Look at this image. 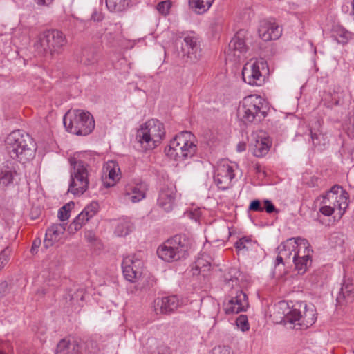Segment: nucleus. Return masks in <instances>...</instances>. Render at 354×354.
I'll use <instances>...</instances> for the list:
<instances>
[{"label": "nucleus", "instance_id": "obj_25", "mask_svg": "<svg viewBox=\"0 0 354 354\" xmlns=\"http://www.w3.org/2000/svg\"><path fill=\"white\" fill-rule=\"evenodd\" d=\"M175 200V194L171 189L163 188L160 190L158 203L166 212H169L173 209Z\"/></svg>", "mask_w": 354, "mask_h": 354}, {"label": "nucleus", "instance_id": "obj_38", "mask_svg": "<svg viewBox=\"0 0 354 354\" xmlns=\"http://www.w3.org/2000/svg\"><path fill=\"white\" fill-rule=\"evenodd\" d=\"M330 240L332 243L336 245H342L344 243V235L339 232H335L330 235Z\"/></svg>", "mask_w": 354, "mask_h": 354}, {"label": "nucleus", "instance_id": "obj_9", "mask_svg": "<svg viewBox=\"0 0 354 354\" xmlns=\"http://www.w3.org/2000/svg\"><path fill=\"white\" fill-rule=\"evenodd\" d=\"M69 162L72 169L68 192L74 195L80 196L86 191L88 187V165L75 157L69 158Z\"/></svg>", "mask_w": 354, "mask_h": 354}, {"label": "nucleus", "instance_id": "obj_47", "mask_svg": "<svg viewBox=\"0 0 354 354\" xmlns=\"http://www.w3.org/2000/svg\"><path fill=\"white\" fill-rule=\"evenodd\" d=\"M150 354H170V351L167 346L160 345L157 348L156 351H152Z\"/></svg>", "mask_w": 354, "mask_h": 354}, {"label": "nucleus", "instance_id": "obj_16", "mask_svg": "<svg viewBox=\"0 0 354 354\" xmlns=\"http://www.w3.org/2000/svg\"><path fill=\"white\" fill-rule=\"evenodd\" d=\"M142 264V261L134 255L124 257L122 263L124 278L130 282H134L141 274Z\"/></svg>", "mask_w": 354, "mask_h": 354}, {"label": "nucleus", "instance_id": "obj_49", "mask_svg": "<svg viewBox=\"0 0 354 354\" xmlns=\"http://www.w3.org/2000/svg\"><path fill=\"white\" fill-rule=\"evenodd\" d=\"M339 37L341 39L338 40V42L342 43V44H346L348 42V39H350L351 35L348 32L345 31V32H343L342 33H341L339 35Z\"/></svg>", "mask_w": 354, "mask_h": 354}, {"label": "nucleus", "instance_id": "obj_41", "mask_svg": "<svg viewBox=\"0 0 354 354\" xmlns=\"http://www.w3.org/2000/svg\"><path fill=\"white\" fill-rule=\"evenodd\" d=\"M85 295V290L84 288L77 289L73 294L71 296V301L73 302H76L77 304L80 305V301H82L84 299Z\"/></svg>", "mask_w": 354, "mask_h": 354}, {"label": "nucleus", "instance_id": "obj_12", "mask_svg": "<svg viewBox=\"0 0 354 354\" xmlns=\"http://www.w3.org/2000/svg\"><path fill=\"white\" fill-rule=\"evenodd\" d=\"M348 192L341 186L335 185L322 197L321 205L334 206V209L337 207L340 211L344 212L348 207Z\"/></svg>", "mask_w": 354, "mask_h": 354}, {"label": "nucleus", "instance_id": "obj_18", "mask_svg": "<svg viewBox=\"0 0 354 354\" xmlns=\"http://www.w3.org/2000/svg\"><path fill=\"white\" fill-rule=\"evenodd\" d=\"M245 32L243 30H239L229 43L228 48L225 53L228 57L233 56L240 58L241 55L245 53L248 50V46L245 41Z\"/></svg>", "mask_w": 354, "mask_h": 354}, {"label": "nucleus", "instance_id": "obj_13", "mask_svg": "<svg viewBox=\"0 0 354 354\" xmlns=\"http://www.w3.org/2000/svg\"><path fill=\"white\" fill-rule=\"evenodd\" d=\"M181 53L187 62L195 63L202 57V50L198 38L194 35H187L181 43Z\"/></svg>", "mask_w": 354, "mask_h": 354}, {"label": "nucleus", "instance_id": "obj_21", "mask_svg": "<svg viewBox=\"0 0 354 354\" xmlns=\"http://www.w3.org/2000/svg\"><path fill=\"white\" fill-rule=\"evenodd\" d=\"M299 135L306 136L310 140L313 147L319 151L324 149L329 142L328 136L326 134L323 133L319 130L316 131L311 128H306L305 133L299 131L297 136Z\"/></svg>", "mask_w": 354, "mask_h": 354}, {"label": "nucleus", "instance_id": "obj_35", "mask_svg": "<svg viewBox=\"0 0 354 354\" xmlns=\"http://www.w3.org/2000/svg\"><path fill=\"white\" fill-rule=\"evenodd\" d=\"M75 203L69 202L63 205L58 211L57 216L62 221H67L70 217V212L73 208Z\"/></svg>", "mask_w": 354, "mask_h": 354}, {"label": "nucleus", "instance_id": "obj_1", "mask_svg": "<svg viewBox=\"0 0 354 354\" xmlns=\"http://www.w3.org/2000/svg\"><path fill=\"white\" fill-rule=\"evenodd\" d=\"M6 149L11 158L23 163L32 160L36 150L32 138L22 130L13 131L7 136Z\"/></svg>", "mask_w": 354, "mask_h": 354}, {"label": "nucleus", "instance_id": "obj_26", "mask_svg": "<svg viewBox=\"0 0 354 354\" xmlns=\"http://www.w3.org/2000/svg\"><path fill=\"white\" fill-rule=\"evenodd\" d=\"M77 60L86 66L93 65L98 60L97 50L91 47L84 48L81 51L80 55H77Z\"/></svg>", "mask_w": 354, "mask_h": 354}, {"label": "nucleus", "instance_id": "obj_6", "mask_svg": "<svg viewBox=\"0 0 354 354\" xmlns=\"http://www.w3.org/2000/svg\"><path fill=\"white\" fill-rule=\"evenodd\" d=\"M268 111V103L263 98L250 95L243 99L238 114L245 123L259 122L266 117Z\"/></svg>", "mask_w": 354, "mask_h": 354}, {"label": "nucleus", "instance_id": "obj_60", "mask_svg": "<svg viewBox=\"0 0 354 354\" xmlns=\"http://www.w3.org/2000/svg\"><path fill=\"white\" fill-rule=\"evenodd\" d=\"M350 4L353 6V10H354V5L353 2H351Z\"/></svg>", "mask_w": 354, "mask_h": 354}, {"label": "nucleus", "instance_id": "obj_62", "mask_svg": "<svg viewBox=\"0 0 354 354\" xmlns=\"http://www.w3.org/2000/svg\"><path fill=\"white\" fill-rule=\"evenodd\" d=\"M280 305L286 306V304L285 303H281V304H280Z\"/></svg>", "mask_w": 354, "mask_h": 354}, {"label": "nucleus", "instance_id": "obj_59", "mask_svg": "<svg viewBox=\"0 0 354 354\" xmlns=\"http://www.w3.org/2000/svg\"><path fill=\"white\" fill-rule=\"evenodd\" d=\"M345 7H346V6H345V5H343V6H342V10H343V12H346V8H345Z\"/></svg>", "mask_w": 354, "mask_h": 354}, {"label": "nucleus", "instance_id": "obj_39", "mask_svg": "<svg viewBox=\"0 0 354 354\" xmlns=\"http://www.w3.org/2000/svg\"><path fill=\"white\" fill-rule=\"evenodd\" d=\"M113 167H111L110 165H109L106 167V170L109 171V178L110 180H112L113 182H115L119 179V174L118 171H120L119 168H115V165L113 162H112ZM114 183H112V185H113Z\"/></svg>", "mask_w": 354, "mask_h": 354}, {"label": "nucleus", "instance_id": "obj_50", "mask_svg": "<svg viewBox=\"0 0 354 354\" xmlns=\"http://www.w3.org/2000/svg\"><path fill=\"white\" fill-rule=\"evenodd\" d=\"M213 354H231V351L228 348L219 347L218 348H214Z\"/></svg>", "mask_w": 354, "mask_h": 354}, {"label": "nucleus", "instance_id": "obj_37", "mask_svg": "<svg viewBox=\"0 0 354 354\" xmlns=\"http://www.w3.org/2000/svg\"><path fill=\"white\" fill-rule=\"evenodd\" d=\"M98 209V204L96 202H92L87 206L84 207V209L82 210V212L89 218H91L93 217Z\"/></svg>", "mask_w": 354, "mask_h": 354}, {"label": "nucleus", "instance_id": "obj_40", "mask_svg": "<svg viewBox=\"0 0 354 354\" xmlns=\"http://www.w3.org/2000/svg\"><path fill=\"white\" fill-rule=\"evenodd\" d=\"M171 6V3L170 2V1H162L158 3L156 8L160 14L163 15H167V14H169Z\"/></svg>", "mask_w": 354, "mask_h": 354}, {"label": "nucleus", "instance_id": "obj_22", "mask_svg": "<svg viewBox=\"0 0 354 354\" xmlns=\"http://www.w3.org/2000/svg\"><path fill=\"white\" fill-rule=\"evenodd\" d=\"M180 306V301L176 295L164 297L155 300V308H160L162 314H170Z\"/></svg>", "mask_w": 354, "mask_h": 354}, {"label": "nucleus", "instance_id": "obj_7", "mask_svg": "<svg viewBox=\"0 0 354 354\" xmlns=\"http://www.w3.org/2000/svg\"><path fill=\"white\" fill-rule=\"evenodd\" d=\"M165 134L163 124L158 120L151 119L138 130L136 139L146 150L153 149L160 143Z\"/></svg>", "mask_w": 354, "mask_h": 354}, {"label": "nucleus", "instance_id": "obj_42", "mask_svg": "<svg viewBox=\"0 0 354 354\" xmlns=\"http://www.w3.org/2000/svg\"><path fill=\"white\" fill-rule=\"evenodd\" d=\"M263 211L265 210L268 214H272L273 212L278 213L279 210L275 207L272 202L268 199H265L263 201Z\"/></svg>", "mask_w": 354, "mask_h": 354}, {"label": "nucleus", "instance_id": "obj_4", "mask_svg": "<svg viewBox=\"0 0 354 354\" xmlns=\"http://www.w3.org/2000/svg\"><path fill=\"white\" fill-rule=\"evenodd\" d=\"M66 131L77 136H87L95 128V120L88 111L81 109L68 111L63 118Z\"/></svg>", "mask_w": 354, "mask_h": 354}, {"label": "nucleus", "instance_id": "obj_28", "mask_svg": "<svg viewBox=\"0 0 354 354\" xmlns=\"http://www.w3.org/2000/svg\"><path fill=\"white\" fill-rule=\"evenodd\" d=\"M80 348L76 341L64 339L58 343L55 354H78Z\"/></svg>", "mask_w": 354, "mask_h": 354}, {"label": "nucleus", "instance_id": "obj_14", "mask_svg": "<svg viewBox=\"0 0 354 354\" xmlns=\"http://www.w3.org/2000/svg\"><path fill=\"white\" fill-rule=\"evenodd\" d=\"M230 299L223 304L226 314L239 313L246 311L249 307L248 297L241 290L237 288L230 293Z\"/></svg>", "mask_w": 354, "mask_h": 354}, {"label": "nucleus", "instance_id": "obj_52", "mask_svg": "<svg viewBox=\"0 0 354 354\" xmlns=\"http://www.w3.org/2000/svg\"><path fill=\"white\" fill-rule=\"evenodd\" d=\"M91 19L94 21H100L103 19V15L101 12H98L97 11H94L91 15Z\"/></svg>", "mask_w": 354, "mask_h": 354}, {"label": "nucleus", "instance_id": "obj_31", "mask_svg": "<svg viewBox=\"0 0 354 354\" xmlns=\"http://www.w3.org/2000/svg\"><path fill=\"white\" fill-rule=\"evenodd\" d=\"M239 272L235 268H231L223 276L225 286L228 288H234L238 286Z\"/></svg>", "mask_w": 354, "mask_h": 354}, {"label": "nucleus", "instance_id": "obj_51", "mask_svg": "<svg viewBox=\"0 0 354 354\" xmlns=\"http://www.w3.org/2000/svg\"><path fill=\"white\" fill-rule=\"evenodd\" d=\"M85 239L88 241V242H93L96 240V236H95V234L91 232V231H88L85 233Z\"/></svg>", "mask_w": 354, "mask_h": 354}, {"label": "nucleus", "instance_id": "obj_11", "mask_svg": "<svg viewBox=\"0 0 354 354\" xmlns=\"http://www.w3.org/2000/svg\"><path fill=\"white\" fill-rule=\"evenodd\" d=\"M300 248L295 252L292 262L299 274H304L310 267L313 250L307 239L299 240Z\"/></svg>", "mask_w": 354, "mask_h": 354}, {"label": "nucleus", "instance_id": "obj_43", "mask_svg": "<svg viewBox=\"0 0 354 354\" xmlns=\"http://www.w3.org/2000/svg\"><path fill=\"white\" fill-rule=\"evenodd\" d=\"M248 209H249V211H253V212H263V208L262 206L261 201L258 199L252 201L249 205Z\"/></svg>", "mask_w": 354, "mask_h": 354}, {"label": "nucleus", "instance_id": "obj_36", "mask_svg": "<svg viewBox=\"0 0 354 354\" xmlns=\"http://www.w3.org/2000/svg\"><path fill=\"white\" fill-rule=\"evenodd\" d=\"M236 326L243 332L248 331L250 328L248 317L244 315H239L236 320Z\"/></svg>", "mask_w": 354, "mask_h": 354}, {"label": "nucleus", "instance_id": "obj_61", "mask_svg": "<svg viewBox=\"0 0 354 354\" xmlns=\"http://www.w3.org/2000/svg\"><path fill=\"white\" fill-rule=\"evenodd\" d=\"M197 263H198L197 266H199V265H200V261H198Z\"/></svg>", "mask_w": 354, "mask_h": 354}, {"label": "nucleus", "instance_id": "obj_30", "mask_svg": "<svg viewBox=\"0 0 354 354\" xmlns=\"http://www.w3.org/2000/svg\"><path fill=\"white\" fill-rule=\"evenodd\" d=\"M131 0H106L108 10L112 12H122L128 9Z\"/></svg>", "mask_w": 354, "mask_h": 354}, {"label": "nucleus", "instance_id": "obj_8", "mask_svg": "<svg viewBox=\"0 0 354 354\" xmlns=\"http://www.w3.org/2000/svg\"><path fill=\"white\" fill-rule=\"evenodd\" d=\"M317 320V313L313 305H307L304 301H301L294 305L292 308L288 309L284 313L281 322L284 324H294L297 322L300 328H307L312 326Z\"/></svg>", "mask_w": 354, "mask_h": 354}, {"label": "nucleus", "instance_id": "obj_63", "mask_svg": "<svg viewBox=\"0 0 354 354\" xmlns=\"http://www.w3.org/2000/svg\"><path fill=\"white\" fill-rule=\"evenodd\" d=\"M0 354H5V353H3V352H0Z\"/></svg>", "mask_w": 354, "mask_h": 354}, {"label": "nucleus", "instance_id": "obj_58", "mask_svg": "<svg viewBox=\"0 0 354 354\" xmlns=\"http://www.w3.org/2000/svg\"><path fill=\"white\" fill-rule=\"evenodd\" d=\"M345 7H346V6H345V5H343V6H342V10H343V12H346V8H345Z\"/></svg>", "mask_w": 354, "mask_h": 354}, {"label": "nucleus", "instance_id": "obj_32", "mask_svg": "<svg viewBox=\"0 0 354 354\" xmlns=\"http://www.w3.org/2000/svg\"><path fill=\"white\" fill-rule=\"evenodd\" d=\"M133 225L128 220L120 221L115 227V234L118 236L128 235L133 230Z\"/></svg>", "mask_w": 354, "mask_h": 354}, {"label": "nucleus", "instance_id": "obj_56", "mask_svg": "<svg viewBox=\"0 0 354 354\" xmlns=\"http://www.w3.org/2000/svg\"><path fill=\"white\" fill-rule=\"evenodd\" d=\"M39 243L40 241H34L31 248L32 252H33V251L39 247Z\"/></svg>", "mask_w": 354, "mask_h": 354}, {"label": "nucleus", "instance_id": "obj_10", "mask_svg": "<svg viewBox=\"0 0 354 354\" xmlns=\"http://www.w3.org/2000/svg\"><path fill=\"white\" fill-rule=\"evenodd\" d=\"M268 71L267 62L263 59L250 60L243 68L242 77L245 83L251 86H260L265 81L263 73Z\"/></svg>", "mask_w": 354, "mask_h": 354}, {"label": "nucleus", "instance_id": "obj_29", "mask_svg": "<svg viewBox=\"0 0 354 354\" xmlns=\"http://www.w3.org/2000/svg\"><path fill=\"white\" fill-rule=\"evenodd\" d=\"M270 145L269 140L266 137L258 136L253 148V154L257 157H262L268 153Z\"/></svg>", "mask_w": 354, "mask_h": 354}, {"label": "nucleus", "instance_id": "obj_2", "mask_svg": "<svg viewBox=\"0 0 354 354\" xmlns=\"http://www.w3.org/2000/svg\"><path fill=\"white\" fill-rule=\"evenodd\" d=\"M195 136L189 131H183L171 140L169 145L165 147V152L167 157L175 161L191 158L197 152Z\"/></svg>", "mask_w": 354, "mask_h": 354}, {"label": "nucleus", "instance_id": "obj_27", "mask_svg": "<svg viewBox=\"0 0 354 354\" xmlns=\"http://www.w3.org/2000/svg\"><path fill=\"white\" fill-rule=\"evenodd\" d=\"M16 170L13 167L9 166L8 163L3 164L0 167V186L6 187L13 183L14 175Z\"/></svg>", "mask_w": 354, "mask_h": 354}, {"label": "nucleus", "instance_id": "obj_23", "mask_svg": "<svg viewBox=\"0 0 354 354\" xmlns=\"http://www.w3.org/2000/svg\"><path fill=\"white\" fill-rule=\"evenodd\" d=\"M66 230V224L64 223H53L49 226L46 231V237L44 241L45 247L48 248L54 242L59 241Z\"/></svg>", "mask_w": 354, "mask_h": 354}, {"label": "nucleus", "instance_id": "obj_48", "mask_svg": "<svg viewBox=\"0 0 354 354\" xmlns=\"http://www.w3.org/2000/svg\"><path fill=\"white\" fill-rule=\"evenodd\" d=\"M201 212L199 209H195L194 210L190 211L189 212L187 213V216L190 218H192L196 221L199 219V218L201 217Z\"/></svg>", "mask_w": 354, "mask_h": 354}, {"label": "nucleus", "instance_id": "obj_54", "mask_svg": "<svg viewBox=\"0 0 354 354\" xmlns=\"http://www.w3.org/2000/svg\"><path fill=\"white\" fill-rule=\"evenodd\" d=\"M286 263H287L285 262V259L282 257V255L278 254V255L277 256V258H276L275 265L276 266H279V264L285 265Z\"/></svg>", "mask_w": 354, "mask_h": 354}, {"label": "nucleus", "instance_id": "obj_34", "mask_svg": "<svg viewBox=\"0 0 354 354\" xmlns=\"http://www.w3.org/2000/svg\"><path fill=\"white\" fill-rule=\"evenodd\" d=\"M254 242L252 241V239L248 236H243L239 239L235 243V248L239 252L241 250H249L252 249Z\"/></svg>", "mask_w": 354, "mask_h": 354}, {"label": "nucleus", "instance_id": "obj_46", "mask_svg": "<svg viewBox=\"0 0 354 354\" xmlns=\"http://www.w3.org/2000/svg\"><path fill=\"white\" fill-rule=\"evenodd\" d=\"M90 218L82 211L75 218V221L77 223H80L82 227L84 225Z\"/></svg>", "mask_w": 354, "mask_h": 354}, {"label": "nucleus", "instance_id": "obj_55", "mask_svg": "<svg viewBox=\"0 0 354 354\" xmlns=\"http://www.w3.org/2000/svg\"><path fill=\"white\" fill-rule=\"evenodd\" d=\"M246 149V144L245 142H239L236 146V150L239 152H243Z\"/></svg>", "mask_w": 354, "mask_h": 354}, {"label": "nucleus", "instance_id": "obj_19", "mask_svg": "<svg viewBox=\"0 0 354 354\" xmlns=\"http://www.w3.org/2000/svg\"><path fill=\"white\" fill-rule=\"evenodd\" d=\"M299 240H305V239L301 237L290 238L282 242L277 248V253L282 255L285 259V262L287 263H290L292 261V257L295 252H297V250L300 248Z\"/></svg>", "mask_w": 354, "mask_h": 354}, {"label": "nucleus", "instance_id": "obj_3", "mask_svg": "<svg viewBox=\"0 0 354 354\" xmlns=\"http://www.w3.org/2000/svg\"><path fill=\"white\" fill-rule=\"evenodd\" d=\"M192 246V240L185 234H176L158 248V256L167 262L185 259Z\"/></svg>", "mask_w": 354, "mask_h": 354}, {"label": "nucleus", "instance_id": "obj_15", "mask_svg": "<svg viewBox=\"0 0 354 354\" xmlns=\"http://www.w3.org/2000/svg\"><path fill=\"white\" fill-rule=\"evenodd\" d=\"M234 176L233 167L227 162L223 161L218 165L214 172V179L219 189L226 190L231 186Z\"/></svg>", "mask_w": 354, "mask_h": 354}, {"label": "nucleus", "instance_id": "obj_20", "mask_svg": "<svg viewBox=\"0 0 354 354\" xmlns=\"http://www.w3.org/2000/svg\"><path fill=\"white\" fill-rule=\"evenodd\" d=\"M147 190V185L145 183L129 185L124 189L123 199L126 202L131 201L133 203L140 202L145 198Z\"/></svg>", "mask_w": 354, "mask_h": 354}, {"label": "nucleus", "instance_id": "obj_64", "mask_svg": "<svg viewBox=\"0 0 354 354\" xmlns=\"http://www.w3.org/2000/svg\"><path fill=\"white\" fill-rule=\"evenodd\" d=\"M353 152H354V149H353Z\"/></svg>", "mask_w": 354, "mask_h": 354}, {"label": "nucleus", "instance_id": "obj_44", "mask_svg": "<svg viewBox=\"0 0 354 354\" xmlns=\"http://www.w3.org/2000/svg\"><path fill=\"white\" fill-rule=\"evenodd\" d=\"M319 212L324 216H331L335 211L334 206L330 207L329 205H321Z\"/></svg>", "mask_w": 354, "mask_h": 354}, {"label": "nucleus", "instance_id": "obj_5", "mask_svg": "<svg viewBox=\"0 0 354 354\" xmlns=\"http://www.w3.org/2000/svg\"><path fill=\"white\" fill-rule=\"evenodd\" d=\"M66 42L63 32L57 30H50L39 35L35 44V48L38 55L46 58H52L55 54L59 53Z\"/></svg>", "mask_w": 354, "mask_h": 354}, {"label": "nucleus", "instance_id": "obj_53", "mask_svg": "<svg viewBox=\"0 0 354 354\" xmlns=\"http://www.w3.org/2000/svg\"><path fill=\"white\" fill-rule=\"evenodd\" d=\"M54 0H34L39 6H49Z\"/></svg>", "mask_w": 354, "mask_h": 354}, {"label": "nucleus", "instance_id": "obj_57", "mask_svg": "<svg viewBox=\"0 0 354 354\" xmlns=\"http://www.w3.org/2000/svg\"><path fill=\"white\" fill-rule=\"evenodd\" d=\"M254 169H255L257 173L262 172V168H261V166L259 164H256L254 165Z\"/></svg>", "mask_w": 354, "mask_h": 354}, {"label": "nucleus", "instance_id": "obj_33", "mask_svg": "<svg viewBox=\"0 0 354 354\" xmlns=\"http://www.w3.org/2000/svg\"><path fill=\"white\" fill-rule=\"evenodd\" d=\"M214 1V0H189V4L201 13L208 10Z\"/></svg>", "mask_w": 354, "mask_h": 354}, {"label": "nucleus", "instance_id": "obj_17", "mask_svg": "<svg viewBox=\"0 0 354 354\" xmlns=\"http://www.w3.org/2000/svg\"><path fill=\"white\" fill-rule=\"evenodd\" d=\"M258 34L262 40L268 41L279 38L281 30L274 21L264 19L259 22Z\"/></svg>", "mask_w": 354, "mask_h": 354}, {"label": "nucleus", "instance_id": "obj_24", "mask_svg": "<svg viewBox=\"0 0 354 354\" xmlns=\"http://www.w3.org/2000/svg\"><path fill=\"white\" fill-rule=\"evenodd\" d=\"M354 299V286L350 281L345 279L342 284V287L337 295V305L342 306L351 303Z\"/></svg>", "mask_w": 354, "mask_h": 354}, {"label": "nucleus", "instance_id": "obj_45", "mask_svg": "<svg viewBox=\"0 0 354 354\" xmlns=\"http://www.w3.org/2000/svg\"><path fill=\"white\" fill-rule=\"evenodd\" d=\"M82 227L80 223H77L75 220H73V222L68 226L66 230L69 234H73L80 230Z\"/></svg>", "mask_w": 354, "mask_h": 354}]
</instances>
